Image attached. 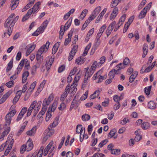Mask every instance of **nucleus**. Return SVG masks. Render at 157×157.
Segmentation results:
<instances>
[{
    "label": "nucleus",
    "instance_id": "1",
    "mask_svg": "<svg viewBox=\"0 0 157 157\" xmlns=\"http://www.w3.org/2000/svg\"><path fill=\"white\" fill-rule=\"evenodd\" d=\"M16 111L15 109L11 110L7 113L5 117L6 125H9L10 123L12 120L11 117L16 113Z\"/></svg>",
    "mask_w": 157,
    "mask_h": 157
},
{
    "label": "nucleus",
    "instance_id": "2",
    "mask_svg": "<svg viewBox=\"0 0 157 157\" xmlns=\"http://www.w3.org/2000/svg\"><path fill=\"white\" fill-rule=\"evenodd\" d=\"M36 81H34L30 85L29 88L28 89L26 93L25 94L24 100L26 101L28 99V98L29 97V95L31 94V92L34 89L36 85Z\"/></svg>",
    "mask_w": 157,
    "mask_h": 157
},
{
    "label": "nucleus",
    "instance_id": "3",
    "mask_svg": "<svg viewBox=\"0 0 157 157\" xmlns=\"http://www.w3.org/2000/svg\"><path fill=\"white\" fill-rule=\"evenodd\" d=\"M50 44V42L48 41H47L45 44H44L40 48L37 53L42 54L44 52H46L49 48Z\"/></svg>",
    "mask_w": 157,
    "mask_h": 157
},
{
    "label": "nucleus",
    "instance_id": "4",
    "mask_svg": "<svg viewBox=\"0 0 157 157\" xmlns=\"http://www.w3.org/2000/svg\"><path fill=\"white\" fill-rule=\"evenodd\" d=\"M24 64L26 69L27 70L29 69V62L26 59H22L19 65H21V66L23 67Z\"/></svg>",
    "mask_w": 157,
    "mask_h": 157
},
{
    "label": "nucleus",
    "instance_id": "5",
    "mask_svg": "<svg viewBox=\"0 0 157 157\" xmlns=\"http://www.w3.org/2000/svg\"><path fill=\"white\" fill-rule=\"evenodd\" d=\"M48 23V20H46L43 22L41 25L37 29V30L41 33H42L47 27Z\"/></svg>",
    "mask_w": 157,
    "mask_h": 157
},
{
    "label": "nucleus",
    "instance_id": "6",
    "mask_svg": "<svg viewBox=\"0 0 157 157\" xmlns=\"http://www.w3.org/2000/svg\"><path fill=\"white\" fill-rule=\"evenodd\" d=\"M149 9L147 6H146L141 11L138 17L140 19H142L144 18L146 14L147 10Z\"/></svg>",
    "mask_w": 157,
    "mask_h": 157
},
{
    "label": "nucleus",
    "instance_id": "7",
    "mask_svg": "<svg viewBox=\"0 0 157 157\" xmlns=\"http://www.w3.org/2000/svg\"><path fill=\"white\" fill-rule=\"evenodd\" d=\"M101 10V7H97L90 17H91L92 19H94L97 16Z\"/></svg>",
    "mask_w": 157,
    "mask_h": 157
},
{
    "label": "nucleus",
    "instance_id": "8",
    "mask_svg": "<svg viewBox=\"0 0 157 157\" xmlns=\"http://www.w3.org/2000/svg\"><path fill=\"white\" fill-rule=\"evenodd\" d=\"M102 90V89H100V90H97L94 93L90 96V98L91 99H94L96 97L98 98H100L99 96L100 92Z\"/></svg>",
    "mask_w": 157,
    "mask_h": 157
},
{
    "label": "nucleus",
    "instance_id": "9",
    "mask_svg": "<svg viewBox=\"0 0 157 157\" xmlns=\"http://www.w3.org/2000/svg\"><path fill=\"white\" fill-rule=\"evenodd\" d=\"M25 146H26V147L27 148L28 151L31 150L33 148V144L32 140L31 139L29 138Z\"/></svg>",
    "mask_w": 157,
    "mask_h": 157
},
{
    "label": "nucleus",
    "instance_id": "10",
    "mask_svg": "<svg viewBox=\"0 0 157 157\" xmlns=\"http://www.w3.org/2000/svg\"><path fill=\"white\" fill-rule=\"evenodd\" d=\"M78 80L79 79H78L77 78V75H76L74 78L73 83L71 86V89H72V88H74V89L73 90L72 92H75L76 91L77 89L75 87V86L76 87L77 86V85L76 83Z\"/></svg>",
    "mask_w": 157,
    "mask_h": 157
},
{
    "label": "nucleus",
    "instance_id": "11",
    "mask_svg": "<svg viewBox=\"0 0 157 157\" xmlns=\"http://www.w3.org/2000/svg\"><path fill=\"white\" fill-rule=\"evenodd\" d=\"M11 94V92L9 91L4 95L0 100V104H2L6 100L7 98Z\"/></svg>",
    "mask_w": 157,
    "mask_h": 157
},
{
    "label": "nucleus",
    "instance_id": "12",
    "mask_svg": "<svg viewBox=\"0 0 157 157\" xmlns=\"http://www.w3.org/2000/svg\"><path fill=\"white\" fill-rule=\"evenodd\" d=\"M72 20V17H70L67 23L65 24V25L63 26V29H64V31L67 30L71 26V22Z\"/></svg>",
    "mask_w": 157,
    "mask_h": 157
},
{
    "label": "nucleus",
    "instance_id": "13",
    "mask_svg": "<svg viewBox=\"0 0 157 157\" xmlns=\"http://www.w3.org/2000/svg\"><path fill=\"white\" fill-rule=\"evenodd\" d=\"M53 143L52 141L45 148L44 153V156H45L47 155L49 149H50L52 147Z\"/></svg>",
    "mask_w": 157,
    "mask_h": 157
},
{
    "label": "nucleus",
    "instance_id": "14",
    "mask_svg": "<svg viewBox=\"0 0 157 157\" xmlns=\"http://www.w3.org/2000/svg\"><path fill=\"white\" fill-rule=\"evenodd\" d=\"M58 102L56 101H54L52 106H50L48 109L51 112H53L56 110L57 107Z\"/></svg>",
    "mask_w": 157,
    "mask_h": 157
},
{
    "label": "nucleus",
    "instance_id": "15",
    "mask_svg": "<svg viewBox=\"0 0 157 157\" xmlns=\"http://www.w3.org/2000/svg\"><path fill=\"white\" fill-rule=\"evenodd\" d=\"M107 9L106 8H104V9L102 11L101 13H100L97 19L95 21V22L96 23H98L99 22L100 20L102 18L103 16L105 13V12L106 11Z\"/></svg>",
    "mask_w": 157,
    "mask_h": 157
},
{
    "label": "nucleus",
    "instance_id": "16",
    "mask_svg": "<svg viewBox=\"0 0 157 157\" xmlns=\"http://www.w3.org/2000/svg\"><path fill=\"white\" fill-rule=\"evenodd\" d=\"M137 75L138 73L137 71H135L134 72L129 78V82L130 83L132 82L136 78Z\"/></svg>",
    "mask_w": 157,
    "mask_h": 157
},
{
    "label": "nucleus",
    "instance_id": "17",
    "mask_svg": "<svg viewBox=\"0 0 157 157\" xmlns=\"http://www.w3.org/2000/svg\"><path fill=\"white\" fill-rule=\"evenodd\" d=\"M18 0H12L11 3L10 4L12 10H14L17 6Z\"/></svg>",
    "mask_w": 157,
    "mask_h": 157
},
{
    "label": "nucleus",
    "instance_id": "18",
    "mask_svg": "<svg viewBox=\"0 0 157 157\" xmlns=\"http://www.w3.org/2000/svg\"><path fill=\"white\" fill-rule=\"evenodd\" d=\"M36 130V126H34L31 130L28 131L26 132V134L29 136H33L35 133Z\"/></svg>",
    "mask_w": 157,
    "mask_h": 157
},
{
    "label": "nucleus",
    "instance_id": "19",
    "mask_svg": "<svg viewBox=\"0 0 157 157\" xmlns=\"http://www.w3.org/2000/svg\"><path fill=\"white\" fill-rule=\"evenodd\" d=\"M29 73L27 71H25L23 74L22 75V83L25 82L27 79V77L29 75Z\"/></svg>",
    "mask_w": 157,
    "mask_h": 157
},
{
    "label": "nucleus",
    "instance_id": "20",
    "mask_svg": "<svg viewBox=\"0 0 157 157\" xmlns=\"http://www.w3.org/2000/svg\"><path fill=\"white\" fill-rule=\"evenodd\" d=\"M93 20V19H92L91 18V17H89L83 25L81 29L82 30H84L87 27L89 23H90V21Z\"/></svg>",
    "mask_w": 157,
    "mask_h": 157
},
{
    "label": "nucleus",
    "instance_id": "21",
    "mask_svg": "<svg viewBox=\"0 0 157 157\" xmlns=\"http://www.w3.org/2000/svg\"><path fill=\"white\" fill-rule=\"evenodd\" d=\"M148 108L151 109H155L156 108L155 103L153 101H150L148 103Z\"/></svg>",
    "mask_w": 157,
    "mask_h": 157
},
{
    "label": "nucleus",
    "instance_id": "22",
    "mask_svg": "<svg viewBox=\"0 0 157 157\" xmlns=\"http://www.w3.org/2000/svg\"><path fill=\"white\" fill-rule=\"evenodd\" d=\"M40 2H38L37 3H36L33 6V7L30 9H32V10H33V13H35V12H36L39 9V6L40 4Z\"/></svg>",
    "mask_w": 157,
    "mask_h": 157
},
{
    "label": "nucleus",
    "instance_id": "23",
    "mask_svg": "<svg viewBox=\"0 0 157 157\" xmlns=\"http://www.w3.org/2000/svg\"><path fill=\"white\" fill-rule=\"evenodd\" d=\"M10 130V127H8L7 129L5 130L2 133L1 135L0 136V139H2V140H3V139L4 137L9 133Z\"/></svg>",
    "mask_w": 157,
    "mask_h": 157
},
{
    "label": "nucleus",
    "instance_id": "24",
    "mask_svg": "<svg viewBox=\"0 0 157 157\" xmlns=\"http://www.w3.org/2000/svg\"><path fill=\"white\" fill-rule=\"evenodd\" d=\"M13 59L12 58L11 60L10 61L8 64V66L6 70V71L7 72H9L10 70L13 67Z\"/></svg>",
    "mask_w": 157,
    "mask_h": 157
},
{
    "label": "nucleus",
    "instance_id": "25",
    "mask_svg": "<svg viewBox=\"0 0 157 157\" xmlns=\"http://www.w3.org/2000/svg\"><path fill=\"white\" fill-rule=\"evenodd\" d=\"M85 61L84 58H82L81 56L75 60V63L77 64H81L84 63Z\"/></svg>",
    "mask_w": 157,
    "mask_h": 157
},
{
    "label": "nucleus",
    "instance_id": "26",
    "mask_svg": "<svg viewBox=\"0 0 157 157\" xmlns=\"http://www.w3.org/2000/svg\"><path fill=\"white\" fill-rule=\"evenodd\" d=\"M34 1H33L32 0H30V2L24 7V8L22 10V11L24 12L25 10L28 9L29 8L32 6V4L34 3Z\"/></svg>",
    "mask_w": 157,
    "mask_h": 157
},
{
    "label": "nucleus",
    "instance_id": "27",
    "mask_svg": "<svg viewBox=\"0 0 157 157\" xmlns=\"http://www.w3.org/2000/svg\"><path fill=\"white\" fill-rule=\"evenodd\" d=\"M97 61H95L94 62L90 70V73L93 74L94 73V70L97 65Z\"/></svg>",
    "mask_w": 157,
    "mask_h": 157
},
{
    "label": "nucleus",
    "instance_id": "28",
    "mask_svg": "<svg viewBox=\"0 0 157 157\" xmlns=\"http://www.w3.org/2000/svg\"><path fill=\"white\" fill-rule=\"evenodd\" d=\"M58 124L57 121H54L53 123L50 124V125L48 127V131L52 130V127H55Z\"/></svg>",
    "mask_w": 157,
    "mask_h": 157
},
{
    "label": "nucleus",
    "instance_id": "29",
    "mask_svg": "<svg viewBox=\"0 0 157 157\" xmlns=\"http://www.w3.org/2000/svg\"><path fill=\"white\" fill-rule=\"evenodd\" d=\"M90 115L87 114L83 115L82 117V120L83 121H88L90 119Z\"/></svg>",
    "mask_w": 157,
    "mask_h": 157
},
{
    "label": "nucleus",
    "instance_id": "30",
    "mask_svg": "<svg viewBox=\"0 0 157 157\" xmlns=\"http://www.w3.org/2000/svg\"><path fill=\"white\" fill-rule=\"evenodd\" d=\"M126 14H123L120 18L119 21L118 22V24H121V25H122L124 22V21L126 19Z\"/></svg>",
    "mask_w": 157,
    "mask_h": 157
},
{
    "label": "nucleus",
    "instance_id": "31",
    "mask_svg": "<svg viewBox=\"0 0 157 157\" xmlns=\"http://www.w3.org/2000/svg\"><path fill=\"white\" fill-rule=\"evenodd\" d=\"M126 14H123L120 18L119 21L118 22V24H121V25H122L124 22V21L126 19Z\"/></svg>",
    "mask_w": 157,
    "mask_h": 157
},
{
    "label": "nucleus",
    "instance_id": "32",
    "mask_svg": "<svg viewBox=\"0 0 157 157\" xmlns=\"http://www.w3.org/2000/svg\"><path fill=\"white\" fill-rule=\"evenodd\" d=\"M115 133L116 132L114 130H111L109 133L108 135V137L110 138H111L113 136L114 138V139H116L117 137V136H114Z\"/></svg>",
    "mask_w": 157,
    "mask_h": 157
},
{
    "label": "nucleus",
    "instance_id": "33",
    "mask_svg": "<svg viewBox=\"0 0 157 157\" xmlns=\"http://www.w3.org/2000/svg\"><path fill=\"white\" fill-rule=\"evenodd\" d=\"M150 126V124L148 122H144L141 124V127L144 129H147Z\"/></svg>",
    "mask_w": 157,
    "mask_h": 157
},
{
    "label": "nucleus",
    "instance_id": "34",
    "mask_svg": "<svg viewBox=\"0 0 157 157\" xmlns=\"http://www.w3.org/2000/svg\"><path fill=\"white\" fill-rule=\"evenodd\" d=\"M51 112H52L51 111L48 109V111H47L46 114V117L45 118V120L46 121H48L51 117Z\"/></svg>",
    "mask_w": 157,
    "mask_h": 157
},
{
    "label": "nucleus",
    "instance_id": "35",
    "mask_svg": "<svg viewBox=\"0 0 157 157\" xmlns=\"http://www.w3.org/2000/svg\"><path fill=\"white\" fill-rule=\"evenodd\" d=\"M91 46V44L90 43L85 48L84 51L82 54L83 56H85L87 53L89 49L90 48Z\"/></svg>",
    "mask_w": 157,
    "mask_h": 157
},
{
    "label": "nucleus",
    "instance_id": "36",
    "mask_svg": "<svg viewBox=\"0 0 157 157\" xmlns=\"http://www.w3.org/2000/svg\"><path fill=\"white\" fill-rule=\"evenodd\" d=\"M151 86H150L148 87L147 88L145 87L144 89V91L146 94L147 95H149L151 90Z\"/></svg>",
    "mask_w": 157,
    "mask_h": 157
},
{
    "label": "nucleus",
    "instance_id": "37",
    "mask_svg": "<svg viewBox=\"0 0 157 157\" xmlns=\"http://www.w3.org/2000/svg\"><path fill=\"white\" fill-rule=\"evenodd\" d=\"M73 89V88H72V89H71V86H70V84H68L67 86L66 89H65V92L68 94V93L70 91V90H71V91L72 92L74 93L75 92H72Z\"/></svg>",
    "mask_w": 157,
    "mask_h": 157
},
{
    "label": "nucleus",
    "instance_id": "38",
    "mask_svg": "<svg viewBox=\"0 0 157 157\" xmlns=\"http://www.w3.org/2000/svg\"><path fill=\"white\" fill-rule=\"evenodd\" d=\"M50 103H51L49 101H48V100L47 99V98H45L44 99V101H43V104H42V105L43 106V107H44L45 106L46 107V108L47 109V107H48V105H49Z\"/></svg>",
    "mask_w": 157,
    "mask_h": 157
},
{
    "label": "nucleus",
    "instance_id": "39",
    "mask_svg": "<svg viewBox=\"0 0 157 157\" xmlns=\"http://www.w3.org/2000/svg\"><path fill=\"white\" fill-rule=\"evenodd\" d=\"M116 68H118V70H120L125 67V65L123 63H121L117 65L116 66Z\"/></svg>",
    "mask_w": 157,
    "mask_h": 157
},
{
    "label": "nucleus",
    "instance_id": "40",
    "mask_svg": "<svg viewBox=\"0 0 157 157\" xmlns=\"http://www.w3.org/2000/svg\"><path fill=\"white\" fill-rule=\"evenodd\" d=\"M42 54H39L38 53H37L36 57L37 61H39L42 62L43 60V56H41Z\"/></svg>",
    "mask_w": 157,
    "mask_h": 157
},
{
    "label": "nucleus",
    "instance_id": "41",
    "mask_svg": "<svg viewBox=\"0 0 157 157\" xmlns=\"http://www.w3.org/2000/svg\"><path fill=\"white\" fill-rule=\"evenodd\" d=\"M108 141L107 139H105L102 140L99 144L98 147H102L104 145H105Z\"/></svg>",
    "mask_w": 157,
    "mask_h": 157
},
{
    "label": "nucleus",
    "instance_id": "42",
    "mask_svg": "<svg viewBox=\"0 0 157 157\" xmlns=\"http://www.w3.org/2000/svg\"><path fill=\"white\" fill-rule=\"evenodd\" d=\"M116 24V22L115 21H114L112 22L110 25H109L108 28L109 29H110V30L111 31H113V29H114L115 25Z\"/></svg>",
    "mask_w": 157,
    "mask_h": 157
},
{
    "label": "nucleus",
    "instance_id": "43",
    "mask_svg": "<svg viewBox=\"0 0 157 157\" xmlns=\"http://www.w3.org/2000/svg\"><path fill=\"white\" fill-rule=\"evenodd\" d=\"M76 98V96H75L74 98V99L72 101V102L71 104V105L70 107V110L71 111L72 109L75 106V104L76 102H75V99Z\"/></svg>",
    "mask_w": 157,
    "mask_h": 157
},
{
    "label": "nucleus",
    "instance_id": "44",
    "mask_svg": "<svg viewBox=\"0 0 157 157\" xmlns=\"http://www.w3.org/2000/svg\"><path fill=\"white\" fill-rule=\"evenodd\" d=\"M75 101H75V102H76V104H75L76 108L75 109H76L77 108V107L78 106V105H79L80 104V103L81 101V99L80 98L78 100V97L76 96Z\"/></svg>",
    "mask_w": 157,
    "mask_h": 157
},
{
    "label": "nucleus",
    "instance_id": "45",
    "mask_svg": "<svg viewBox=\"0 0 157 157\" xmlns=\"http://www.w3.org/2000/svg\"><path fill=\"white\" fill-rule=\"evenodd\" d=\"M78 48V45H74L73 47L72 50L70 52L71 53H74L75 54V53L76 52L77 49Z\"/></svg>",
    "mask_w": 157,
    "mask_h": 157
},
{
    "label": "nucleus",
    "instance_id": "46",
    "mask_svg": "<svg viewBox=\"0 0 157 157\" xmlns=\"http://www.w3.org/2000/svg\"><path fill=\"white\" fill-rule=\"evenodd\" d=\"M14 82L13 80H11L6 83V86L9 88H11L14 84Z\"/></svg>",
    "mask_w": 157,
    "mask_h": 157
},
{
    "label": "nucleus",
    "instance_id": "47",
    "mask_svg": "<svg viewBox=\"0 0 157 157\" xmlns=\"http://www.w3.org/2000/svg\"><path fill=\"white\" fill-rule=\"evenodd\" d=\"M120 150L119 149H113V150L111 151L112 154L115 155L119 154L120 153Z\"/></svg>",
    "mask_w": 157,
    "mask_h": 157
},
{
    "label": "nucleus",
    "instance_id": "48",
    "mask_svg": "<svg viewBox=\"0 0 157 157\" xmlns=\"http://www.w3.org/2000/svg\"><path fill=\"white\" fill-rule=\"evenodd\" d=\"M101 33H98L96 36V39H97V41L96 43V44L98 45L100 44V41L99 40L100 38L101 35Z\"/></svg>",
    "mask_w": 157,
    "mask_h": 157
},
{
    "label": "nucleus",
    "instance_id": "49",
    "mask_svg": "<svg viewBox=\"0 0 157 157\" xmlns=\"http://www.w3.org/2000/svg\"><path fill=\"white\" fill-rule=\"evenodd\" d=\"M66 105L64 103H62L60 105L59 107H58L60 110L62 111L66 108Z\"/></svg>",
    "mask_w": 157,
    "mask_h": 157
},
{
    "label": "nucleus",
    "instance_id": "50",
    "mask_svg": "<svg viewBox=\"0 0 157 157\" xmlns=\"http://www.w3.org/2000/svg\"><path fill=\"white\" fill-rule=\"evenodd\" d=\"M37 103V101L36 100L33 101L31 103L30 107L29 108V109H32V110L34 109L35 106L36 105Z\"/></svg>",
    "mask_w": 157,
    "mask_h": 157
},
{
    "label": "nucleus",
    "instance_id": "51",
    "mask_svg": "<svg viewBox=\"0 0 157 157\" xmlns=\"http://www.w3.org/2000/svg\"><path fill=\"white\" fill-rule=\"evenodd\" d=\"M18 18H19V16H16L15 17V18L12 21L11 23L10 24V25L13 27V26L14 25L15 23V22L18 20Z\"/></svg>",
    "mask_w": 157,
    "mask_h": 157
},
{
    "label": "nucleus",
    "instance_id": "52",
    "mask_svg": "<svg viewBox=\"0 0 157 157\" xmlns=\"http://www.w3.org/2000/svg\"><path fill=\"white\" fill-rule=\"evenodd\" d=\"M134 19L133 16H131L128 20V21L125 24L129 25L130 24L132 23Z\"/></svg>",
    "mask_w": 157,
    "mask_h": 157
},
{
    "label": "nucleus",
    "instance_id": "53",
    "mask_svg": "<svg viewBox=\"0 0 157 157\" xmlns=\"http://www.w3.org/2000/svg\"><path fill=\"white\" fill-rule=\"evenodd\" d=\"M115 75L114 73V72H113V71L112 70L110 71L108 75L109 77V78L112 79L114 78Z\"/></svg>",
    "mask_w": 157,
    "mask_h": 157
},
{
    "label": "nucleus",
    "instance_id": "54",
    "mask_svg": "<svg viewBox=\"0 0 157 157\" xmlns=\"http://www.w3.org/2000/svg\"><path fill=\"white\" fill-rule=\"evenodd\" d=\"M98 141V138H94L91 141V144L92 146H94L97 144Z\"/></svg>",
    "mask_w": 157,
    "mask_h": 157
},
{
    "label": "nucleus",
    "instance_id": "55",
    "mask_svg": "<svg viewBox=\"0 0 157 157\" xmlns=\"http://www.w3.org/2000/svg\"><path fill=\"white\" fill-rule=\"evenodd\" d=\"M130 63V60L128 58L126 57L123 61V63L125 65H127L128 63Z\"/></svg>",
    "mask_w": 157,
    "mask_h": 157
},
{
    "label": "nucleus",
    "instance_id": "56",
    "mask_svg": "<svg viewBox=\"0 0 157 157\" xmlns=\"http://www.w3.org/2000/svg\"><path fill=\"white\" fill-rule=\"evenodd\" d=\"M63 25H61L60 26V30L59 32V34L61 36H63L64 33V32L65 31H64V29H63Z\"/></svg>",
    "mask_w": 157,
    "mask_h": 157
},
{
    "label": "nucleus",
    "instance_id": "57",
    "mask_svg": "<svg viewBox=\"0 0 157 157\" xmlns=\"http://www.w3.org/2000/svg\"><path fill=\"white\" fill-rule=\"evenodd\" d=\"M21 57V52H19L17 54L16 57V60L17 61L19 60Z\"/></svg>",
    "mask_w": 157,
    "mask_h": 157
},
{
    "label": "nucleus",
    "instance_id": "58",
    "mask_svg": "<svg viewBox=\"0 0 157 157\" xmlns=\"http://www.w3.org/2000/svg\"><path fill=\"white\" fill-rule=\"evenodd\" d=\"M26 147V146H25V144H24L22 145L20 148V152L21 154L24 153V151L25 150Z\"/></svg>",
    "mask_w": 157,
    "mask_h": 157
},
{
    "label": "nucleus",
    "instance_id": "59",
    "mask_svg": "<svg viewBox=\"0 0 157 157\" xmlns=\"http://www.w3.org/2000/svg\"><path fill=\"white\" fill-rule=\"evenodd\" d=\"M47 132L46 134L48 135H49V137H50L52 135L54 134L55 131L54 129H52L49 131H48V130H47Z\"/></svg>",
    "mask_w": 157,
    "mask_h": 157
},
{
    "label": "nucleus",
    "instance_id": "60",
    "mask_svg": "<svg viewBox=\"0 0 157 157\" xmlns=\"http://www.w3.org/2000/svg\"><path fill=\"white\" fill-rule=\"evenodd\" d=\"M117 37V35L113 37L109 40V43L111 44L116 39Z\"/></svg>",
    "mask_w": 157,
    "mask_h": 157
},
{
    "label": "nucleus",
    "instance_id": "61",
    "mask_svg": "<svg viewBox=\"0 0 157 157\" xmlns=\"http://www.w3.org/2000/svg\"><path fill=\"white\" fill-rule=\"evenodd\" d=\"M36 47V45L33 44L30 46L27 50L31 53L35 49Z\"/></svg>",
    "mask_w": 157,
    "mask_h": 157
},
{
    "label": "nucleus",
    "instance_id": "62",
    "mask_svg": "<svg viewBox=\"0 0 157 157\" xmlns=\"http://www.w3.org/2000/svg\"><path fill=\"white\" fill-rule=\"evenodd\" d=\"M106 28V25H102L101 27L100 28L99 33L102 34L104 32V30Z\"/></svg>",
    "mask_w": 157,
    "mask_h": 157
},
{
    "label": "nucleus",
    "instance_id": "63",
    "mask_svg": "<svg viewBox=\"0 0 157 157\" xmlns=\"http://www.w3.org/2000/svg\"><path fill=\"white\" fill-rule=\"evenodd\" d=\"M65 69V66L64 65H62L59 67L58 70V72L59 73L62 72Z\"/></svg>",
    "mask_w": 157,
    "mask_h": 157
},
{
    "label": "nucleus",
    "instance_id": "64",
    "mask_svg": "<svg viewBox=\"0 0 157 157\" xmlns=\"http://www.w3.org/2000/svg\"><path fill=\"white\" fill-rule=\"evenodd\" d=\"M77 69V68L76 67H74V68L71 71L69 75L71 76L74 75L76 72Z\"/></svg>",
    "mask_w": 157,
    "mask_h": 157
}]
</instances>
